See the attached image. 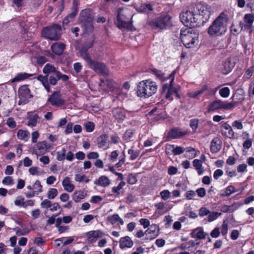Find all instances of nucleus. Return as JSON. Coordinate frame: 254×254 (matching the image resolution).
<instances>
[{"instance_id": "1", "label": "nucleus", "mask_w": 254, "mask_h": 254, "mask_svg": "<svg viewBox=\"0 0 254 254\" xmlns=\"http://www.w3.org/2000/svg\"><path fill=\"white\" fill-rule=\"evenodd\" d=\"M228 21L227 15L221 13L207 29L208 34L211 36L223 35L227 30Z\"/></svg>"}, {"instance_id": "2", "label": "nucleus", "mask_w": 254, "mask_h": 254, "mask_svg": "<svg viewBox=\"0 0 254 254\" xmlns=\"http://www.w3.org/2000/svg\"><path fill=\"white\" fill-rule=\"evenodd\" d=\"M156 83L150 79L143 80L138 82L137 86L138 97L146 99L154 95L157 90Z\"/></svg>"}, {"instance_id": "3", "label": "nucleus", "mask_w": 254, "mask_h": 254, "mask_svg": "<svg viewBox=\"0 0 254 254\" xmlns=\"http://www.w3.org/2000/svg\"><path fill=\"white\" fill-rule=\"evenodd\" d=\"M180 38L185 47L190 48L197 44L198 34L191 28L185 29L181 30Z\"/></svg>"}, {"instance_id": "4", "label": "nucleus", "mask_w": 254, "mask_h": 254, "mask_svg": "<svg viewBox=\"0 0 254 254\" xmlns=\"http://www.w3.org/2000/svg\"><path fill=\"white\" fill-rule=\"evenodd\" d=\"M132 15L130 12L123 8H119L118 11L115 24L120 29H128L132 25Z\"/></svg>"}, {"instance_id": "5", "label": "nucleus", "mask_w": 254, "mask_h": 254, "mask_svg": "<svg viewBox=\"0 0 254 254\" xmlns=\"http://www.w3.org/2000/svg\"><path fill=\"white\" fill-rule=\"evenodd\" d=\"M181 21L184 25L189 27H194L200 25V19L197 17L192 8L190 7L188 10L182 12L180 16Z\"/></svg>"}, {"instance_id": "6", "label": "nucleus", "mask_w": 254, "mask_h": 254, "mask_svg": "<svg viewBox=\"0 0 254 254\" xmlns=\"http://www.w3.org/2000/svg\"><path fill=\"white\" fill-rule=\"evenodd\" d=\"M196 16L200 19V24H203L207 22L210 16V8L205 3L198 2L194 6H192Z\"/></svg>"}, {"instance_id": "7", "label": "nucleus", "mask_w": 254, "mask_h": 254, "mask_svg": "<svg viewBox=\"0 0 254 254\" xmlns=\"http://www.w3.org/2000/svg\"><path fill=\"white\" fill-rule=\"evenodd\" d=\"M61 32V26L55 24L51 26L44 28L42 31V35L46 39L57 41L60 38Z\"/></svg>"}, {"instance_id": "8", "label": "nucleus", "mask_w": 254, "mask_h": 254, "mask_svg": "<svg viewBox=\"0 0 254 254\" xmlns=\"http://www.w3.org/2000/svg\"><path fill=\"white\" fill-rule=\"evenodd\" d=\"M176 73L175 71H173L170 75L169 78L171 79L170 84H165L163 86L162 91L163 94H165L166 98L172 101L173 98L172 96L175 94L178 98H180V96L178 93V88L173 86L172 83L174 80V75Z\"/></svg>"}, {"instance_id": "9", "label": "nucleus", "mask_w": 254, "mask_h": 254, "mask_svg": "<svg viewBox=\"0 0 254 254\" xmlns=\"http://www.w3.org/2000/svg\"><path fill=\"white\" fill-rule=\"evenodd\" d=\"M236 102H227L221 100H215L212 102L208 107L209 112H213L220 109L229 110L234 108L236 106Z\"/></svg>"}, {"instance_id": "10", "label": "nucleus", "mask_w": 254, "mask_h": 254, "mask_svg": "<svg viewBox=\"0 0 254 254\" xmlns=\"http://www.w3.org/2000/svg\"><path fill=\"white\" fill-rule=\"evenodd\" d=\"M37 79L41 82L48 92H50L51 89L49 84L56 85L59 80L58 75H51L48 79L47 75L43 76L40 75L37 77Z\"/></svg>"}, {"instance_id": "11", "label": "nucleus", "mask_w": 254, "mask_h": 254, "mask_svg": "<svg viewBox=\"0 0 254 254\" xmlns=\"http://www.w3.org/2000/svg\"><path fill=\"white\" fill-rule=\"evenodd\" d=\"M154 26L160 29H164L172 25L171 17L168 14L161 15L152 21Z\"/></svg>"}, {"instance_id": "12", "label": "nucleus", "mask_w": 254, "mask_h": 254, "mask_svg": "<svg viewBox=\"0 0 254 254\" xmlns=\"http://www.w3.org/2000/svg\"><path fill=\"white\" fill-rule=\"evenodd\" d=\"M18 96L19 99V105H25L29 102V100L32 96L30 90L27 85H24L20 86L18 89Z\"/></svg>"}, {"instance_id": "13", "label": "nucleus", "mask_w": 254, "mask_h": 254, "mask_svg": "<svg viewBox=\"0 0 254 254\" xmlns=\"http://www.w3.org/2000/svg\"><path fill=\"white\" fill-rule=\"evenodd\" d=\"M89 66L97 72L103 75H107L108 73V70L105 64L102 63L96 62L93 61L91 58L86 61Z\"/></svg>"}, {"instance_id": "14", "label": "nucleus", "mask_w": 254, "mask_h": 254, "mask_svg": "<svg viewBox=\"0 0 254 254\" xmlns=\"http://www.w3.org/2000/svg\"><path fill=\"white\" fill-rule=\"evenodd\" d=\"M244 23H240V25L242 29L244 28L245 29L248 30L250 34H251L254 28L253 24L254 22V15L253 14H246L244 17Z\"/></svg>"}, {"instance_id": "15", "label": "nucleus", "mask_w": 254, "mask_h": 254, "mask_svg": "<svg viewBox=\"0 0 254 254\" xmlns=\"http://www.w3.org/2000/svg\"><path fill=\"white\" fill-rule=\"evenodd\" d=\"M48 102H49L52 106L56 107H60L64 104L65 101L61 98L60 93L58 91H55L50 95L48 99Z\"/></svg>"}, {"instance_id": "16", "label": "nucleus", "mask_w": 254, "mask_h": 254, "mask_svg": "<svg viewBox=\"0 0 254 254\" xmlns=\"http://www.w3.org/2000/svg\"><path fill=\"white\" fill-rule=\"evenodd\" d=\"M160 229L159 226L156 224H152L145 231L146 239L152 240L156 238L159 233Z\"/></svg>"}, {"instance_id": "17", "label": "nucleus", "mask_w": 254, "mask_h": 254, "mask_svg": "<svg viewBox=\"0 0 254 254\" xmlns=\"http://www.w3.org/2000/svg\"><path fill=\"white\" fill-rule=\"evenodd\" d=\"M235 63L233 61L231 58H228L223 61L221 68L222 72L224 74H227L229 73L233 68Z\"/></svg>"}, {"instance_id": "18", "label": "nucleus", "mask_w": 254, "mask_h": 254, "mask_svg": "<svg viewBox=\"0 0 254 254\" xmlns=\"http://www.w3.org/2000/svg\"><path fill=\"white\" fill-rule=\"evenodd\" d=\"M50 146L47 144L46 141H43L38 142L33 147V150L36 155H42L45 153L47 149Z\"/></svg>"}, {"instance_id": "19", "label": "nucleus", "mask_w": 254, "mask_h": 254, "mask_svg": "<svg viewBox=\"0 0 254 254\" xmlns=\"http://www.w3.org/2000/svg\"><path fill=\"white\" fill-rule=\"evenodd\" d=\"M104 233L101 230L91 231L87 233V241L92 244L96 242L98 239L102 238Z\"/></svg>"}, {"instance_id": "20", "label": "nucleus", "mask_w": 254, "mask_h": 254, "mask_svg": "<svg viewBox=\"0 0 254 254\" xmlns=\"http://www.w3.org/2000/svg\"><path fill=\"white\" fill-rule=\"evenodd\" d=\"M93 45V42H90L84 43L82 45L79 49V53L81 57L86 62L88 59H90L89 54L87 53L88 50Z\"/></svg>"}, {"instance_id": "21", "label": "nucleus", "mask_w": 254, "mask_h": 254, "mask_svg": "<svg viewBox=\"0 0 254 254\" xmlns=\"http://www.w3.org/2000/svg\"><path fill=\"white\" fill-rule=\"evenodd\" d=\"M190 235L191 238L198 239H205L206 236L208 235L207 233L204 232L203 228L201 227L192 230Z\"/></svg>"}, {"instance_id": "22", "label": "nucleus", "mask_w": 254, "mask_h": 254, "mask_svg": "<svg viewBox=\"0 0 254 254\" xmlns=\"http://www.w3.org/2000/svg\"><path fill=\"white\" fill-rule=\"evenodd\" d=\"M65 48V45L63 43L57 42L51 45V49L52 51L58 56L61 55Z\"/></svg>"}, {"instance_id": "23", "label": "nucleus", "mask_w": 254, "mask_h": 254, "mask_svg": "<svg viewBox=\"0 0 254 254\" xmlns=\"http://www.w3.org/2000/svg\"><path fill=\"white\" fill-rule=\"evenodd\" d=\"M112 113L115 119L119 122H122L126 117L125 110L121 108L114 109Z\"/></svg>"}, {"instance_id": "24", "label": "nucleus", "mask_w": 254, "mask_h": 254, "mask_svg": "<svg viewBox=\"0 0 254 254\" xmlns=\"http://www.w3.org/2000/svg\"><path fill=\"white\" fill-rule=\"evenodd\" d=\"M120 248L123 250L126 248H130L133 245V242L131 238L128 236H125L120 239Z\"/></svg>"}, {"instance_id": "25", "label": "nucleus", "mask_w": 254, "mask_h": 254, "mask_svg": "<svg viewBox=\"0 0 254 254\" xmlns=\"http://www.w3.org/2000/svg\"><path fill=\"white\" fill-rule=\"evenodd\" d=\"M222 133L223 135L229 138L234 137V132L230 126L227 123H224L222 125Z\"/></svg>"}, {"instance_id": "26", "label": "nucleus", "mask_w": 254, "mask_h": 254, "mask_svg": "<svg viewBox=\"0 0 254 254\" xmlns=\"http://www.w3.org/2000/svg\"><path fill=\"white\" fill-rule=\"evenodd\" d=\"M187 133V131H181L180 128L175 127L169 131L168 136L171 138H178L186 135Z\"/></svg>"}, {"instance_id": "27", "label": "nucleus", "mask_w": 254, "mask_h": 254, "mask_svg": "<svg viewBox=\"0 0 254 254\" xmlns=\"http://www.w3.org/2000/svg\"><path fill=\"white\" fill-rule=\"evenodd\" d=\"M221 140L218 137H215L211 142L210 151L212 153H216L221 149Z\"/></svg>"}, {"instance_id": "28", "label": "nucleus", "mask_w": 254, "mask_h": 254, "mask_svg": "<svg viewBox=\"0 0 254 254\" xmlns=\"http://www.w3.org/2000/svg\"><path fill=\"white\" fill-rule=\"evenodd\" d=\"M80 22L93 21V16L89 9L82 10L80 13Z\"/></svg>"}, {"instance_id": "29", "label": "nucleus", "mask_w": 254, "mask_h": 254, "mask_svg": "<svg viewBox=\"0 0 254 254\" xmlns=\"http://www.w3.org/2000/svg\"><path fill=\"white\" fill-rule=\"evenodd\" d=\"M169 150L172 152L174 155L181 154L184 151L183 147L178 146H175V145H169L166 147V154L170 153Z\"/></svg>"}, {"instance_id": "30", "label": "nucleus", "mask_w": 254, "mask_h": 254, "mask_svg": "<svg viewBox=\"0 0 254 254\" xmlns=\"http://www.w3.org/2000/svg\"><path fill=\"white\" fill-rule=\"evenodd\" d=\"M208 87L207 85H204L201 89L199 90L189 91L187 93V96L191 98H197L198 96L207 91Z\"/></svg>"}, {"instance_id": "31", "label": "nucleus", "mask_w": 254, "mask_h": 254, "mask_svg": "<svg viewBox=\"0 0 254 254\" xmlns=\"http://www.w3.org/2000/svg\"><path fill=\"white\" fill-rule=\"evenodd\" d=\"M62 185L64 190L69 192H72L75 188L74 185L71 183L70 178L68 177H66L63 180Z\"/></svg>"}, {"instance_id": "32", "label": "nucleus", "mask_w": 254, "mask_h": 254, "mask_svg": "<svg viewBox=\"0 0 254 254\" xmlns=\"http://www.w3.org/2000/svg\"><path fill=\"white\" fill-rule=\"evenodd\" d=\"M94 184L102 187H108L110 184V180L106 176H101L97 180L94 181Z\"/></svg>"}, {"instance_id": "33", "label": "nucleus", "mask_w": 254, "mask_h": 254, "mask_svg": "<svg viewBox=\"0 0 254 254\" xmlns=\"http://www.w3.org/2000/svg\"><path fill=\"white\" fill-rule=\"evenodd\" d=\"M153 9V5L149 3H141L139 6L137 8L138 12L144 13H147Z\"/></svg>"}, {"instance_id": "34", "label": "nucleus", "mask_w": 254, "mask_h": 254, "mask_svg": "<svg viewBox=\"0 0 254 254\" xmlns=\"http://www.w3.org/2000/svg\"><path fill=\"white\" fill-rule=\"evenodd\" d=\"M99 85L100 86L103 87H106V89L112 90L114 89L113 81L111 79L108 78L101 79Z\"/></svg>"}, {"instance_id": "35", "label": "nucleus", "mask_w": 254, "mask_h": 254, "mask_svg": "<svg viewBox=\"0 0 254 254\" xmlns=\"http://www.w3.org/2000/svg\"><path fill=\"white\" fill-rule=\"evenodd\" d=\"M236 191V188L234 186L230 185L226 188L224 190H222L220 191V195L221 196H229Z\"/></svg>"}, {"instance_id": "36", "label": "nucleus", "mask_w": 254, "mask_h": 254, "mask_svg": "<svg viewBox=\"0 0 254 254\" xmlns=\"http://www.w3.org/2000/svg\"><path fill=\"white\" fill-rule=\"evenodd\" d=\"M108 136L106 134H103L99 136L97 139L98 146L99 148L107 147V143L108 140Z\"/></svg>"}, {"instance_id": "37", "label": "nucleus", "mask_w": 254, "mask_h": 254, "mask_svg": "<svg viewBox=\"0 0 254 254\" xmlns=\"http://www.w3.org/2000/svg\"><path fill=\"white\" fill-rule=\"evenodd\" d=\"M43 71L44 73L46 74L47 76L53 73L56 75V72H58L55 67L51 64H47L44 67Z\"/></svg>"}, {"instance_id": "38", "label": "nucleus", "mask_w": 254, "mask_h": 254, "mask_svg": "<svg viewBox=\"0 0 254 254\" xmlns=\"http://www.w3.org/2000/svg\"><path fill=\"white\" fill-rule=\"evenodd\" d=\"M33 74H28L25 72L18 73L11 80V83L19 82L32 76Z\"/></svg>"}, {"instance_id": "39", "label": "nucleus", "mask_w": 254, "mask_h": 254, "mask_svg": "<svg viewBox=\"0 0 254 254\" xmlns=\"http://www.w3.org/2000/svg\"><path fill=\"white\" fill-rule=\"evenodd\" d=\"M108 220L112 224H116L117 222H119L121 225H124V222L123 219L120 218L119 215L117 214H113L111 216H108Z\"/></svg>"}, {"instance_id": "40", "label": "nucleus", "mask_w": 254, "mask_h": 254, "mask_svg": "<svg viewBox=\"0 0 254 254\" xmlns=\"http://www.w3.org/2000/svg\"><path fill=\"white\" fill-rule=\"evenodd\" d=\"M40 118L38 114H35L29 116L28 122L27 125L29 127H35Z\"/></svg>"}, {"instance_id": "41", "label": "nucleus", "mask_w": 254, "mask_h": 254, "mask_svg": "<svg viewBox=\"0 0 254 254\" xmlns=\"http://www.w3.org/2000/svg\"><path fill=\"white\" fill-rule=\"evenodd\" d=\"M81 27L85 33H91L93 31L94 26L92 21H86L85 22H81Z\"/></svg>"}, {"instance_id": "42", "label": "nucleus", "mask_w": 254, "mask_h": 254, "mask_svg": "<svg viewBox=\"0 0 254 254\" xmlns=\"http://www.w3.org/2000/svg\"><path fill=\"white\" fill-rule=\"evenodd\" d=\"M29 133L28 131L19 129L18 130L17 135L19 139L27 141L29 138Z\"/></svg>"}, {"instance_id": "43", "label": "nucleus", "mask_w": 254, "mask_h": 254, "mask_svg": "<svg viewBox=\"0 0 254 254\" xmlns=\"http://www.w3.org/2000/svg\"><path fill=\"white\" fill-rule=\"evenodd\" d=\"M77 12V10L75 8V9L72 11V12L68 14L67 16H66L63 20V24L65 25H67L69 22L73 20L74 17L76 16Z\"/></svg>"}, {"instance_id": "44", "label": "nucleus", "mask_w": 254, "mask_h": 254, "mask_svg": "<svg viewBox=\"0 0 254 254\" xmlns=\"http://www.w3.org/2000/svg\"><path fill=\"white\" fill-rule=\"evenodd\" d=\"M85 196V194L83 191H75L73 194L72 199L75 202H78L83 199Z\"/></svg>"}, {"instance_id": "45", "label": "nucleus", "mask_w": 254, "mask_h": 254, "mask_svg": "<svg viewBox=\"0 0 254 254\" xmlns=\"http://www.w3.org/2000/svg\"><path fill=\"white\" fill-rule=\"evenodd\" d=\"M152 72L160 79L162 81L165 80L166 79H169V77H165L164 73L160 70H157L156 69H152Z\"/></svg>"}, {"instance_id": "46", "label": "nucleus", "mask_w": 254, "mask_h": 254, "mask_svg": "<svg viewBox=\"0 0 254 254\" xmlns=\"http://www.w3.org/2000/svg\"><path fill=\"white\" fill-rule=\"evenodd\" d=\"M66 149L62 148V150L57 152V159L58 161H63L65 159Z\"/></svg>"}, {"instance_id": "47", "label": "nucleus", "mask_w": 254, "mask_h": 254, "mask_svg": "<svg viewBox=\"0 0 254 254\" xmlns=\"http://www.w3.org/2000/svg\"><path fill=\"white\" fill-rule=\"evenodd\" d=\"M126 183L125 182H121L117 187H114L112 188V192L116 193L117 195H119L120 193V190L125 186Z\"/></svg>"}, {"instance_id": "48", "label": "nucleus", "mask_w": 254, "mask_h": 254, "mask_svg": "<svg viewBox=\"0 0 254 254\" xmlns=\"http://www.w3.org/2000/svg\"><path fill=\"white\" fill-rule=\"evenodd\" d=\"M186 156L190 158H194L196 156V152L194 148L188 147L186 151Z\"/></svg>"}, {"instance_id": "49", "label": "nucleus", "mask_w": 254, "mask_h": 254, "mask_svg": "<svg viewBox=\"0 0 254 254\" xmlns=\"http://www.w3.org/2000/svg\"><path fill=\"white\" fill-rule=\"evenodd\" d=\"M134 134V131L132 129L127 130L124 133L123 138L126 141H129L132 138Z\"/></svg>"}, {"instance_id": "50", "label": "nucleus", "mask_w": 254, "mask_h": 254, "mask_svg": "<svg viewBox=\"0 0 254 254\" xmlns=\"http://www.w3.org/2000/svg\"><path fill=\"white\" fill-rule=\"evenodd\" d=\"M58 190L55 188H51L49 189L47 195L49 199H54L58 195Z\"/></svg>"}, {"instance_id": "51", "label": "nucleus", "mask_w": 254, "mask_h": 254, "mask_svg": "<svg viewBox=\"0 0 254 254\" xmlns=\"http://www.w3.org/2000/svg\"><path fill=\"white\" fill-rule=\"evenodd\" d=\"M33 189L35 190L34 191L36 192L37 194L42 191V186L41 185L39 181L37 180L35 182L33 185Z\"/></svg>"}, {"instance_id": "52", "label": "nucleus", "mask_w": 254, "mask_h": 254, "mask_svg": "<svg viewBox=\"0 0 254 254\" xmlns=\"http://www.w3.org/2000/svg\"><path fill=\"white\" fill-rule=\"evenodd\" d=\"M139 151L138 150H134L132 148L129 149L128 150V153L130 155V160H134L137 158V157L139 155Z\"/></svg>"}, {"instance_id": "53", "label": "nucleus", "mask_w": 254, "mask_h": 254, "mask_svg": "<svg viewBox=\"0 0 254 254\" xmlns=\"http://www.w3.org/2000/svg\"><path fill=\"white\" fill-rule=\"evenodd\" d=\"M230 93V90L228 87H223L219 90L220 95L223 98L228 97Z\"/></svg>"}, {"instance_id": "54", "label": "nucleus", "mask_w": 254, "mask_h": 254, "mask_svg": "<svg viewBox=\"0 0 254 254\" xmlns=\"http://www.w3.org/2000/svg\"><path fill=\"white\" fill-rule=\"evenodd\" d=\"M199 120L197 119H191L190 120V126L193 132H195L198 127Z\"/></svg>"}, {"instance_id": "55", "label": "nucleus", "mask_w": 254, "mask_h": 254, "mask_svg": "<svg viewBox=\"0 0 254 254\" xmlns=\"http://www.w3.org/2000/svg\"><path fill=\"white\" fill-rule=\"evenodd\" d=\"M14 204L16 206H22L24 208H26L24 198L22 196H18L14 201Z\"/></svg>"}, {"instance_id": "56", "label": "nucleus", "mask_w": 254, "mask_h": 254, "mask_svg": "<svg viewBox=\"0 0 254 254\" xmlns=\"http://www.w3.org/2000/svg\"><path fill=\"white\" fill-rule=\"evenodd\" d=\"M75 180L77 182H84L88 183L89 180L84 175L76 174L75 176Z\"/></svg>"}, {"instance_id": "57", "label": "nucleus", "mask_w": 254, "mask_h": 254, "mask_svg": "<svg viewBox=\"0 0 254 254\" xmlns=\"http://www.w3.org/2000/svg\"><path fill=\"white\" fill-rule=\"evenodd\" d=\"M208 221L212 222L216 220L220 215L221 213L218 212H212L208 214Z\"/></svg>"}, {"instance_id": "58", "label": "nucleus", "mask_w": 254, "mask_h": 254, "mask_svg": "<svg viewBox=\"0 0 254 254\" xmlns=\"http://www.w3.org/2000/svg\"><path fill=\"white\" fill-rule=\"evenodd\" d=\"M160 196L162 199L166 200L170 197V192L167 190H163L160 193Z\"/></svg>"}, {"instance_id": "59", "label": "nucleus", "mask_w": 254, "mask_h": 254, "mask_svg": "<svg viewBox=\"0 0 254 254\" xmlns=\"http://www.w3.org/2000/svg\"><path fill=\"white\" fill-rule=\"evenodd\" d=\"M52 202L48 199H45L41 203V207L42 208H50L52 205Z\"/></svg>"}, {"instance_id": "60", "label": "nucleus", "mask_w": 254, "mask_h": 254, "mask_svg": "<svg viewBox=\"0 0 254 254\" xmlns=\"http://www.w3.org/2000/svg\"><path fill=\"white\" fill-rule=\"evenodd\" d=\"M210 213V211L206 207H201L199 210V215L201 217L206 216Z\"/></svg>"}, {"instance_id": "61", "label": "nucleus", "mask_w": 254, "mask_h": 254, "mask_svg": "<svg viewBox=\"0 0 254 254\" xmlns=\"http://www.w3.org/2000/svg\"><path fill=\"white\" fill-rule=\"evenodd\" d=\"M2 183L5 185H10L13 184V180L11 177L7 176L3 178Z\"/></svg>"}, {"instance_id": "62", "label": "nucleus", "mask_w": 254, "mask_h": 254, "mask_svg": "<svg viewBox=\"0 0 254 254\" xmlns=\"http://www.w3.org/2000/svg\"><path fill=\"white\" fill-rule=\"evenodd\" d=\"M95 125L92 122H88L85 125L86 130L87 132H91L94 129Z\"/></svg>"}, {"instance_id": "63", "label": "nucleus", "mask_w": 254, "mask_h": 254, "mask_svg": "<svg viewBox=\"0 0 254 254\" xmlns=\"http://www.w3.org/2000/svg\"><path fill=\"white\" fill-rule=\"evenodd\" d=\"M6 125L10 128H13L16 127V124L12 118H9L6 121Z\"/></svg>"}, {"instance_id": "64", "label": "nucleus", "mask_w": 254, "mask_h": 254, "mask_svg": "<svg viewBox=\"0 0 254 254\" xmlns=\"http://www.w3.org/2000/svg\"><path fill=\"white\" fill-rule=\"evenodd\" d=\"M119 153L117 150H114L111 153L110 160L111 162H114L117 159Z\"/></svg>"}]
</instances>
